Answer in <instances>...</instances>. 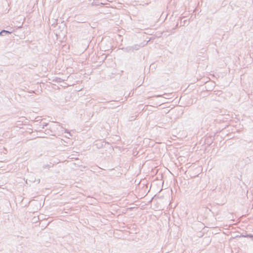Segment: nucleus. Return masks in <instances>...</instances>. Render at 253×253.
I'll use <instances>...</instances> for the list:
<instances>
[{"label": "nucleus", "mask_w": 253, "mask_h": 253, "mask_svg": "<svg viewBox=\"0 0 253 253\" xmlns=\"http://www.w3.org/2000/svg\"><path fill=\"white\" fill-rule=\"evenodd\" d=\"M131 47H132V50L133 51L134 50H137L139 49L140 46L138 44H135Z\"/></svg>", "instance_id": "f257e3e1"}, {"label": "nucleus", "mask_w": 253, "mask_h": 253, "mask_svg": "<svg viewBox=\"0 0 253 253\" xmlns=\"http://www.w3.org/2000/svg\"><path fill=\"white\" fill-rule=\"evenodd\" d=\"M50 168V166L49 165H45L44 166H43L44 169H47V168Z\"/></svg>", "instance_id": "39448f33"}, {"label": "nucleus", "mask_w": 253, "mask_h": 253, "mask_svg": "<svg viewBox=\"0 0 253 253\" xmlns=\"http://www.w3.org/2000/svg\"><path fill=\"white\" fill-rule=\"evenodd\" d=\"M9 34V33H3V34H4V35H6V34Z\"/></svg>", "instance_id": "6e6552de"}, {"label": "nucleus", "mask_w": 253, "mask_h": 253, "mask_svg": "<svg viewBox=\"0 0 253 253\" xmlns=\"http://www.w3.org/2000/svg\"><path fill=\"white\" fill-rule=\"evenodd\" d=\"M48 125L47 123H45V124L43 125L42 128H44L45 126H47Z\"/></svg>", "instance_id": "423d86ee"}, {"label": "nucleus", "mask_w": 253, "mask_h": 253, "mask_svg": "<svg viewBox=\"0 0 253 253\" xmlns=\"http://www.w3.org/2000/svg\"><path fill=\"white\" fill-rule=\"evenodd\" d=\"M55 82H57V83H61L62 82H63L64 80L61 79V78H56L55 80Z\"/></svg>", "instance_id": "20e7f679"}, {"label": "nucleus", "mask_w": 253, "mask_h": 253, "mask_svg": "<svg viewBox=\"0 0 253 253\" xmlns=\"http://www.w3.org/2000/svg\"><path fill=\"white\" fill-rule=\"evenodd\" d=\"M3 33H9V34H11V32H9L7 30H3L1 32H0V36H4V35L3 34Z\"/></svg>", "instance_id": "f03ea898"}, {"label": "nucleus", "mask_w": 253, "mask_h": 253, "mask_svg": "<svg viewBox=\"0 0 253 253\" xmlns=\"http://www.w3.org/2000/svg\"><path fill=\"white\" fill-rule=\"evenodd\" d=\"M125 51H126V52H133L132 50V47L131 46H128V47H126L125 49Z\"/></svg>", "instance_id": "7ed1b4c3"}, {"label": "nucleus", "mask_w": 253, "mask_h": 253, "mask_svg": "<svg viewBox=\"0 0 253 253\" xmlns=\"http://www.w3.org/2000/svg\"><path fill=\"white\" fill-rule=\"evenodd\" d=\"M54 123H56L58 126H60V123H59L56 122H54Z\"/></svg>", "instance_id": "0eeeda50"}]
</instances>
